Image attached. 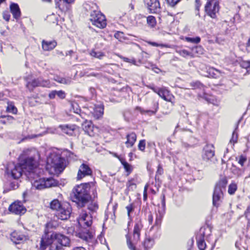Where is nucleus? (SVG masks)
Listing matches in <instances>:
<instances>
[{
  "label": "nucleus",
  "mask_w": 250,
  "mask_h": 250,
  "mask_svg": "<svg viewBox=\"0 0 250 250\" xmlns=\"http://www.w3.org/2000/svg\"><path fill=\"white\" fill-rule=\"evenodd\" d=\"M90 112L95 119H98L103 115V106L102 105H95L93 108L92 110L90 111Z\"/></svg>",
  "instance_id": "23"
},
{
  "label": "nucleus",
  "mask_w": 250,
  "mask_h": 250,
  "mask_svg": "<svg viewBox=\"0 0 250 250\" xmlns=\"http://www.w3.org/2000/svg\"><path fill=\"white\" fill-rule=\"evenodd\" d=\"M37 154V151L35 150L26 149L24 150L19 157V163L18 164L10 163L8 164L6 169L7 173H10L11 176L15 179L20 178L22 175V172H24L26 175V173L29 172V169L28 168L23 167V165L21 164L22 162H21L22 156L27 157L31 156L33 160H36L35 157Z\"/></svg>",
  "instance_id": "3"
},
{
  "label": "nucleus",
  "mask_w": 250,
  "mask_h": 250,
  "mask_svg": "<svg viewBox=\"0 0 250 250\" xmlns=\"http://www.w3.org/2000/svg\"><path fill=\"white\" fill-rule=\"evenodd\" d=\"M193 50L198 54H202L204 52V49L201 46H196Z\"/></svg>",
  "instance_id": "49"
},
{
  "label": "nucleus",
  "mask_w": 250,
  "mask_h": 250,
  "mask_svg": "<svg viewBox=\"0 0 250 250\" xmlns=\"http://www.w3.org/2000/svg\"><path fill=\"white\" fill-rule=\"evenodd\" d=\"M165 213V197L163 194L162 199V206L158 207V213L156 214V217L155 225L159 226L161 223L162 218Z\"/></svg>",
  "instance_id": "13"
},
{
  "label": "nucleus",
  "mask_w": 250,
  "mask_h": 250,
  "mask_svg": "<svg viewBox=\"0 0 250 250\" xmlns=\"http://www.w3.org/2000/svg\"><path fill=\"white\" fill-rule=\"evenodd\" d=\"M9 210L15 214H21L25 212L26 208L20 202H16L10 206Z\"/></svg>",
  "instance_id": "17"
},
{
  "label": "nucleus",
  "mask_w": 250,
  "mask_h": 250,
  "mask_svg": "<svg viewBox=\"0 0 250 250\" xmlns=\"http://www.w3.org/2000/svg\"><path fill=\"white\" fill-rule=\"evenodd\" d=\"M120 161L125 171L128 173V174L130 173L132 170V166L124 160L120 159Z\"/></svg>",
  "instance_id": "35"
},
{
  "label": "nucleus",
  "mask_w": 250,
  "mask_h": 250,
  "mask_svg": "<svg viewBox=\"0 0 250 250\" xmlns=\"http://www.w3.org/2000/svg\"><path fill=\"white\" fill-rule=\"evenodd\" d=\"M121 58L125 62L131 63L133 64L135 63V61L134 59H131L124 57H121Z\"/></svg>",
  "instance_id": "51"
},
{
  "label": "nucleus",
  "mask_w": 250,
  "mask_h": 250,
  "mask_svg": "<svg viewBox=\"0 0 250 250\" xmlns=\"http://www.w3.org/2000/svg\"><path fill=\"white\" fill-rule=\"evenodd\" d=\"M124 33L122 32H118L116 33L114 35V37L118 39L119 41H121L123 37Z\"/></svg>",
  "instance_id": "50"
},
{
  "label": "nucleus",
  "mask_w": 250,
  "mask_h": 250,
  "mask_svg": "<svg viewBox=\"0 0 250 250\" xmlns=\"http://www.w3.org/2000/svg\"><path fill=\"white\" fill-rule=\"evenodd\" d=\"M142 228L141 222H138L134 226L132 236L126 235V244L130 250H137L136 245L140 241V232Z\"/></svg>",
  "instance_id": "6"
},
{
  "label": "nucleus",
  "mask_w": 250,
  "mask_h": 250,
  "mask_svg": "<svg viewBox=\"0 0 250 250\" xmlns=\"http://www.w3.org/2000/svg\"><path fill=\"white\" fill-rule=\"evenodd\" d=\"M73 250H86L85 249L82 247H78L74 248Z\"/></svg>",
  "instance_id": "63"
},
{
  "label": "nucleus",
  "mask_w": 250,
  "mask_h": 250,
  "mask_svg": "<svg viewBox=\"0 0 250 250\" xmlns=\"http://www.w3.org/2000/svg\"><path fill=\"white\" fill-rule=\"evenodd\" d=\"M167 2L171 6H174L177 2L179 1V0H167Z\"/></svg>",
  "instance_id": "54"
},
{
  "label": "nucleus",
  "mask_w": 250,
  "mask_h": 250,
  "mask_svg": "<svg viewBox=\"0 0 250 250\" xmlns=\"http://www.w3.org/2000/svg\"><path fill=\"white\" fill-rule=\"evenodd\" d=\"M137 136L135 133L131 132L126 136L127 141L125 144L127 147H132L136 141Z\"/></svg>",
  "instance_id": "25"
},
{
  "label": "nucleus",
  "mask_w": 250,
  "mask_h": 250,
  "mask_svg": "<svg viewBox=\"0 0 250 250\" xmlns=\"http://www.w3.org/2000/svg\"><path fill=\"white\" fill-rule=\"evenodd\" d=\"M92 236L91 234L89 233H87L86 234H80V237L85 241H88L89 239H91Z\"/></svg>",
  "instance_id": "45"
},
{
  "label": "nucleus",
  "mask_w": 250,
  "mask_h": 250,
  "mask_svg": "<svg viewBox=\"0 0 250 250\" xmlns=\"http://www.w3.org/2000/svg\"><path fill=\"white\" fill-rule=\"evenodd\" d=\"M190 85L193 89L196 88H201L203 87V85L198 81L191 83Z\"/></svg>",
  "instance_id": "43"
},
{
  "label": "nucleus",
  "mask_w": 250,
  "mask_h": 250,
  "mask_svg": "<svg viewBox=\"0 0 250 250\" xmlns=\"http://www.w3.org/2000/svg\"><path fill=\"white\" fill-rule=\"evenodd\" d=\"M238 135L236 132V128L233 132L232 137L229 141V143L232 144L233 145L237 142Z\"/></svg>",
  "instance_id": "42"
},
{
  "label": "nucleus",
  "mask_w": 250,
  "mask_h": 250,
  "mask_svg": "<svg viewBox=\"0 0 250 250\" xmlns=\"http://www.w3.org/2000/svg\"><path fill=\"white\" fill-rule=\"evenodd\" d=\"M92 24L99 28H104L106 25L105 16L99 11H93L90 16Z\"/></svg>",
  "instance_id": "8"
},
{
  "label": "nucleus",
  "mask_w": 250,
  "mask_h": 250,
  "mask_svg": "<svg viewBox=\"0 0 250 250\" xmlns=\"http://www.w3.org/2000/svg\"><path fill=\"white\" fill-rule=\"evenodd\" d=\"M244 64L246 68H250V61L245 62Z\"/></svg>",
  "instance_id": "64"
},
{
  "label": "nucleus",
  "mask_w": 250,
  "mask_h": 250,
  "mask_svg": "<svg viewBox=\"0 0 250 250\" xmlns=\"http://www.w3.org/2000/svg\"><path fill=\"white\" fill-rule=\"evenodd\" d=\"M56 5L59 9L65 12L69 9V4L72 3L75 0H55Z\"/></svg>",
  "instance_id": "21"
},
{
  "label": "nucleus",
  "mask_w": 250,
  "mask_h": 250,
  "mask_svg": "<svg viewBox=\"0 0 250 250\" xmlns=\"http://www.w3.org/2000/svg\"><path fill=\"white\" fill-rule=\"evenodd\" d=\"M147 185H146L145 187L144 190V200H146L147 199Z\"/></svg>",
  "instance_id": "56"
},
{
  "label": "nucleus",
  "mask_w": 250,
  "mask_h": 250,
  "mask_svg": "<svg viewBox=\"0 0 250 250\" xmlns=\"http://www.w3.org/2000/svg\"><path fill=\"white\" fill-rule=\"evenodd\" d=\"M205 8L207 14L211 18L215 19L219 10V3L216 0H209L207 2Z\"/></svg>",
  "instance_id": "9"
},
{
  "label": "nucleus",
  "mask_w": 250,
  "mask_h": 250,
  "mask_svg": "<svg viewBox=\"0 0 250 250\" xmlns=\"http://www.w3.org/2000/svg\"><path fill=\"white\" fill-rule=\"evenodd\" d=\"M71 208L69 205L62 206L56 212V215L59 218L62 220L67 219L70 215Z\"/></svg>",
  "instance_id": "11"
},
{
  "label": "nucleus",
  "mask_w": 250,
  "mask_h": 250,
  "mask_svg": "<svg viewBox=\"0 0 250 250\" xmlns=\"http://www.w3.org/2000/svg\"><path fill=\"white\" fill-rule=\"evenodd\" d=\"M227 182V178L223 177L216 184L212 197L214 206L218 207L221 202L223 197V190H225Z\"/></svg>",
  "instance_id": "7"
},
{
  "label": "nucleus",
  "mask_w": 250,
  "mask_h": 250,
  "mask_svg": "<svg viewBox=\"0 0 250 250\" xmlns=\"http://www.w3.org/2000/svg\"><path fill=\"white\" fill-rule=\"evenodd\" d=\"M83 129L90 136H94L98 134L99 129L94 125L90 121H85L82 125Z\"/></svg>",
  "instance_id": "12"
},
{
  "label": "nucleus",
  "mask_w": 250,
  "mask_h": 250,
  "mask_svg": "<svg viewBox=\"0 0 250 250\" xmlns=\"http://www.w3.org/2000/svg\"><path fill=\"white\" fill-rule=\"evenodd\" d=\"M158 94L159 96L163 98L164 100L167 102H171L174 98L173 96L170 94L166 87H163L158 89Z\"/></svg>",
  "instance_id": "20"
},
{
  "label": "nucleus",
  "mask_w": 250,
  "mask_h": 250,
  "mask_svg": "<svg viewBox=\"0 0 250 250\" xmlns=\"http://www.w3.org/2000/svg\"><path fill=\"white\" fill-rule=\"evenodd\" d=\"M197 243L198 248L200 250H204L206 248V244L204 240V238L202 237L197 236L196 237Z\"/></svg>",
  "instance_id": "30"
},
{
  "label": "nucleus",
  "mask_w": 250,
  "mask_h": 250,
  "mask_svg": "<svg viewBox=\"0 0 250 250\" xmlns=\"http://www.w3.org/2000/svg\"><path fill=\"white\" fill-rule=\"evenodd\" d=\"M50 82L48 80H43L42 78L33 80L31 82H28L27 87L30 89L37 86L49 87Z\"/></svg>",
  "instance_id": "16"
},
{
  "label": "nucleus",
  "mask_w": 250,
  "mask_h": 250,
  "mask_svg": "<svg viewBox=\"0 0 250 250\" xmlns=\"http://www.w3.org/2000/svg\"><path fill=\"white\" fill-rule=\"evenodd\" d=\"M62 77H61L59 76H56L54 78V81H56L58 83H61Z\"/></svg>",
  "instance_id": "59"
},
{
  "label": "nucleus",
  "mask_w": 250,
  "mask_h": 250,
  "mask_svg": "<svg viewBox=\"0 0 250 250\" xmlns=\"http://www.w3.org/2000/svg\"><path fill=\"white\" fill-rule=\"evenodd\" d=\"M211 229L209 226L202 227L200 229L199 234L198 236L204 238L210 235Z\"/></svg>",
  "instance_id": "27"
},
{
  "label": "nucleus",
  "mask_w": 250,
  "mask_h": 250,
  "mask_svg": "<svg viewBox=\"0 0 250 250\" xmlns=\"http://www.w3.org/2000/svg\"><path fill=\"white\" fill-rule=\"evenodd\" d=\"M89 183L77 186L73 189V194L71 196L72 201L77 203L79 206H83L90 198L89 194Z\"/></svg>",
  "instance_id": "4"
},
{
  "label": "nucleus",
  "mask_w": 250,
  "mask_h": 250,
  "mask_svg": "<svg viewBox=\"0 0 250 250\" xmlns=\"http://www.w3.org/2000/svg\"><path fill=\"white\" fill-rule=\"evenodd\" d=\"M236 160L238 161L239 164L243 167L244 164L247 162V158L245 156L241 155L239 157H237Z\"/></svg>",
  "instance_id": "39"
},
{
  "label": "nucleus",
  "mask_w": 250,
  "mask_h": 250,
  "mask_svg": "<svg viewBox=\"0 0 250 250\" xmlns=\"http://www.w3.org/2000/svg\"><path fill=\"white\" fill-rule=\"evenodd\" d=\"M126 209L127 211L128 217L130 219V213L134 210V207L132 204H130L126 207Z\"/></svg>",
  "instance_id": "46"
},
{
  "label": "nucleus",
  "mask_w": 250,
  "mask_h": 250,
  "mask_svg": "<svg viewBox=\"0 0 250 250\" xmlns=\"http://www.w3.org/2000/svg\"><path fill=\"white\" fill-rule=\"evenodd\" d=\"M201 5V2L200 0H196L195 1V8L196 9L199 10V7Z\"/></svg>",
  "instance_id": "58"
},
{
  "label": "nucleus",
  "mask_w": 250,
  "mask_h": 250,
  "mask_svg": "<svg viewBox=\"0 0 250 250\" xmlns=\"http://www.w3.org/2000/svg\"><path fill=\"white\" fill-rule=\"evenodd\" d=\"M7 111L13 114H16L17 112V109L12 104H8L7 107Z\"/></svg>",
  "instance_id": "40"
},
{
  "label": "nucleus",
  "mask_w": 250,
  "mask_h": 250,
  "mask_svg": "<svg viewBox=\"0 0 250 250\" xmlns=\"http://www.w3.org/2000/svg\"><path fill=\"white\" fill-rule=\"evenodd\" d=\"M246 49L248 52H250V38L248 40L246 43Z\"/></svg>",
  "instance_id": "60"
},
{
  "label": "nucleus",
  "mask_w": 250,
  "mask_h": 250,
  "mask_svg": "<svg viewBox=\"0 0 250 250\" xmlns=\"http://www.w3.org/2000/svg\"><path fill=\"white\" fill-rule=\"evenodd\" d=\"M92 173V171L89 166L86 164L83 163L79 167L77 179L80 180L86 176L91 175Z\"/></svg>",
  "instance_id": "14"
},
{
  "label": "nucleus",
  "mask_w": 250,
  "mask_h": 250,
  "mask_svg": "<svg viewBox=\"0 0 250 250\" xmlns=\"http://www.w3.org/2000/svg\"><path fill=\"white\" fill-rule=\"evenodd\" d=\"M62 206L61 205V203L57 199L53 200L50 203V208L54 210H56L57 211Z\"/></svg>",
  "instance_id": "32"
},
{
  "label": "nucleus",
  "mask_w": 250,
  "mask_h": 250,
  "mask_svg": "<svg viewBox=\"0 0 250 250\" xmlns=\"http://www.w3.org/2000/svg\"><path fill=\"white\" fill-rule=\"evenodd\" d=\"M136 109L137 110L139 111H140L141 113H146V112H147H147H151V113H152V114H155V112H154V111H150V110L145 111V110H143V109L141 108V107H138V106L136 107Z\"/></svg>",
  "instance_id": "52"
},
{
  "label": "nucleus",
  "mask_w": 250,
  "mask_h": 250,
  "mask_svg": "<svg viewBox=\"0 0 250 250\" xmlns=\"http://www.w3.org/2000/svg\"><path fill=\"white\" fill-rule=\"evenodd\" d=\"M12 237V240L16 244L20 243V241L23 240L24 238L23 235H19L17 233H13Z\"/></svg>",
  "instance_id": "33"
},
{
  "label": "nucleus",
  "mask_w": 250,
  "mask_h": 250,
  "mask_svg": "<svg viewBox=\"0 0 250 250\" xmlns=\"http://www.w3.org/2000/svg\"><path fill=\"white\" fill-rule=\"evenodd\" d=\"M149 43L150 44H151L152 46H166V45H165L159 44L155 42H150Z\"/></svg>",
  "instance_id": "62"
},
{
  "label": "nucleus",
  "mask_w": 250,
  "mask_h": 250,
  "mask_svg": "<svg viewBox=\"0 0 250 250\" xmlns=\"http://www.w3.org/2000/svg\"><path fill=\"white\" fill-rule=\"evenodd\" d=\"M205 99L208 103L212 104L214 105L218 106L220 104V101L212 95H206L205 97Z\"/></svg>",
  "instance_id": "29"
},
{
  "label": "nucleus",
  "mask_w": 250,
  "mask_h": 250,
  "mask_svg": "<svg viewBox=\"0 0 250 250\" xmlns=\"http://www.w3.org/2000/svg\"><path fill=\"white\" fill-rule=\"evenodd\" d=\"M146 147V142L144 140H141L138 145V148L141 151H144Z\"/></svg>",
  "instance_id": "44"
},
{
  "label": "nucleus",
  "mask_w": 250,
  "mask_h": 250,
  "mask_svg": "<svg viewBox=\"0 0 250 250\" xmlns=\"http://www.w3.org/2000/svg\"><path fill=\"white\" fill-rule=\"evenodd\" d=\"M57 45V42L55 41L42 42V48L44 51H50L53 49Z\"/></svg>",
  "instance_id": "24"
},
{
  "label": "nucleus",
  "mask_w": 250,
  "mask_h": 250,
  "mask_svg": "<svg viewBox=\"0 0 250 250\" xmlns=\"http://www.w3.org/2000/svg\"><path fill=\"white\" fill-rule=\"evenodd\" d=\"M147 22L151 27L154 26L156 24L155 18L152 16H149L147 18Z\"/></svg>",
  "instance_id": "41"
},
{
  "label": "nucleus",
  "mask_w": 250,
  "mask_h": 250,
  "mask_svg": "<svg viewBox=\"0 0 250 250\" xmlns=\"http://www.w3.org/2000/svg\"><path fill=\"white\" fill-rule=\"evenodd\" d=\"M11 185L12 188L14 189H16L19 187L18 183L17 182H12L11 183Z\"/></svg>",
  "instance_id": "61"
},
{
  "label": "nucleus",
  "mask_w": 250,
  "mask_h": 250,
  "mask_svg": "<svg viewBox=\"0 0 250 250\" xmlns=\"http://www.w3.org/2000/svg\"><path fill=\"white\" fill-rule=\"evenodd\" d=\"M56 93H57V90H53V91H52L49 94V97L51 99H53L54 98H55L56 95Z\"/></svg>",
  "instance_id": "55"
},
{
  "label": "nucleus",
  "mask_w": 250,
  "mask_h": 250,
  "mask_svg": "<svg viewBox=\"0 0 250 250\" xmlns=\"http://www.w3.org/2000/svg\"><path fill=\"white\" fill-rule=\"evenodd\" d=\"M144 2L150 12L155 13L159 11L160 5L158 0H144Z\"/></svg>",
  "instance_id": "15"
},
{
  "label": "nucleus",
  "mask_w": 250,
  "mask_h": 250,
  "mask_svg": "<svg viewBox=\"0 0 250 250\" xmlns=\"http://www.w3.org/2000/svg\"><path fill=\"white\" fill-rule=\"evenodd\" d=\"M21 159V164L23 165V167L29 169V172L26 173V176L31 181L33 187L38 190H42L58 186V182L53 178H40L42 170L38 167L37 160H33L32 156H22Z\"/></svg>",
  "instance_id": "1"
},
{
  "label": "nucleus",
  "mask_w": 250,
  "mask_h": 250,
  "mask_svg": "<svg viewBox=\"0 0 250 250\" xmlns=\"http://www.w3.org/2000/svg\"><path fill=\"white\" fill-rule=\"evenodd\" d=\"M79 225L83 228L88 227L92 223V217L85 211H83L77 219Z\"/></svg>",
  "instance_id": "10"
},
{
  "label": "nucleus",
  "mask_w": 250,
  "mask_h": 250,
  "mask_svg": "<svg viewBox=\"0 0 250 250\" xmlns=\"http://www.w3.org/2000/svg\"><path fill=\"white\" fill-rule=\"evenodd\" d=\"M237 188V186L236 183L232 182L229 186L228 188V193L229 194H233Z\"/></svg>",
  "instance_id": "36"
},
{
  "label": "nucleus",
  "mask_w": 250,
  "mask_h": 250,
  "mask_svg": "<svg viewBox=\"0 0 250 250\" xmlns=\"http://www.w3.org/2000/svg\"><path fill=\"white\" fill-rule=\"evenodd\" d=\"M214 155V149L213 145H208L204 148V152L202 155L204 160H210Z\"/></svg>",
  "instance_id": "18"
},
{
  "label": "nucleus",
  "mask_w": 250,
  "mask_h": 250,
  "mask_svg": "<svg viewBox=\"0 0 250 250\" xmlns=\"http://www.w3.org/2000/svg\"><path fill=\"white\" fill-rule=\"evenodd\" d=\"M49 245V250H64L63 247L71 246L70 239L59 233H49L45 229V234L42 236L40 243V250H45Z\"/></svg>",
  "instance_id": "2"
},
{
  "label": "nucleus",
  "mask_w": 250,
  "mask_h": 250,
  "mask_svg": "<svg viewBox=\"0 0 250 250\" xmlns=\"http://www.w3.org/2000/svg\"><path fill=\"white\" fill-rule=\"evenodd\" d=\"M205 69V70H203L201 73L205 77L216 78L218 77V74L220 73L218 70L213 67L206 66Z\"/></svg>",
  "instance_id": "19"
},
{
  "label": "nucleus",
  "mask_w": 250,
  "mask_h": 250,
  "mask_svg": "<svg viewBox=\"0 0 250 250\" xmlns=\"http://www.w3.org/2000/svg\"><path fill=\"white\" fill-rule=\"evenodd\" d=\"M98 208V206L97 204H94V205H91L88 207V209L91 211H94Z\"/></svg>",
  "instance_id": "57"
},
{
  "label": "nucleus",
  "mask_w": 250,
  "mask_h": 250,
  "mask_svg": "<svg viewBox=\"0 0 250 250\" xmlns=\"http://www.w3.org/2000/svg\"><path fill=\"white\" fill-rule=\"evenodd\" d=\"M62 132L69 136L75 135L76 132L78 130V127L74 125H60Z\"/></svg>",
  "instance_id": "22"
},
{
  "label": "nucleus",
  "mask_w": 250,
  "mask_h": 250,
  "mask_svg": "<svg viewBox=\"0 0 250 250\" xmlns=\"http://www.w3.org/2000/svg\"><path fill=\"white\" fill-rule=\"evenodd\" d=\"M65 166V159L55 153L51 154L47 159L46 169L51 174L59 175Z\"/></svg>",
  "instance_id": "5"
},
{
  "label": "nucleus",
  "mask_w": 250,
  "mask_h": 250,
  "mask_svg": "<svg viewBox=\"0 0 250 250\" xmlns=\"http://www.w3.org/2000/svg\"><path fill=\"white\" fill-rule=\"evenodd\" d=\"M10 17V15L7 12H4L3 13V18L6 21H9Z\"/></svg>",
  "instance_id": "53"
},
{
  "label": "nucleus",
  "mask_w": 250,
  "mask_h": 250,
  "mask_svg": "<svg viewBox=\"0 0 250 250\" xmlns=\"http://www.w3.org/2000/svg\"><path fill=\"white\" fill-rule=\"evenodd\" d=\"M10 10L13 17L15 19H18L21 16V12L17 4L12 3L10 5Z\"/></svg>",
  "instance_id": "26"
},
{
  "label": "nucleus",
  "mask_w": 250,
  "mask_h": 250,
  "mask_svg": "<svg viewBox=\"0 0 250 250\" xmlns=\"http://www.w3.org/2000/svg\"><path fill=\"white\" fill-rule=\"evenodd\" d=\"M62 82L61 83L68 85L71 83L72 81L71 78H62Z\"/></svg>",
  "instance_id": "48"
},
{
  "label": "nucleus",
  "mask_w": 250,
  "mask_h": 250,
  "mask_svg": "<svg viewBox=\"0 0 250 250\" xmlns=\"http://www.w3.org/2000/svg\"><path fill=\"white\" fill-rule=\"evenodd\" d=\"M231 172L236 177H239L243 174L245 171L244 168H239L234 165H232L230 168Z\"/></svg>",
  "instance_id": "28"
},
{
  "label": "nucleus",
  "mask_w": 250,
  "mask_h": 250,
  "mask_svg": "<svg viewBox=\"0 0 250 250\" xmlns=\"http://www.w3.org/2000/svg\"><path fill=\"white\" fill-rule=\"evenodd\" d=\"M89 54L92 57L99 59H102L105 56L104 53L101 51H96L95 49L92 50L90 52Z\"/></svg>",
  "instance_id": "31"
},
{
  "label": "nucleus",
  "mask_w": 250,
  "mask_h": 250,
  "mask_svg": "<svg viewBox=\"0 0 250 250\" xmlns=\"http://www.w3.org/2000/svg\"><path fill=\"white\" fill-rule=\"evenodd\" d=\"M143 245L145 250H148L152 247L153 245V241L150 239H146L144 240Z\"/></svg>",
  "instance_id": "34"
},
{
  "label": "nucleus",
  "mask_w": 250,
  "mask_h": 250,
  "mask_svg": "<svg viewBox=\"0 0 250 250\" xmlns=\"http://www.w3.org/2000/svg\"><path fill=\"white\" fill-rule=\"evenodd\" d=\"M177 52L183 57H186L187 56L193 57L191 52H190L185 49L177 51Z\"/></svg>",
  "instance_id": "38"
},
{
  "label": "nucleus",
  "mask_w": 250,
  "mask_h": 250,
  "mask_svg": "<svg viewBox=\"0 0 250 250\" xmlns=\"http://www.w3.org/2000/svg\"><path fill=\"white\" fill-rule=\"evenodd\" d=\"M56 95L60 98L64 99L66 96L65 93L62 90L57 91Z\"/></svg>",
  "instance_id": "47"
},
{
  "label": "nucleus",
  "mask_w": 250,
  "mask_h": 250,
  "mask_svg": "<svg viewBox=\"0 0 250 250\" xmlns=\"http://www.w3.org/2000/svg\"><path fill=\"white\" fill-rule=\"evenodd\" d=\"M185 40L188 42L197 44L200 42L201 39L199 37H196V38L186 37Z\"/></svg>",
  "instance_id": "37"
}]
</instances>
